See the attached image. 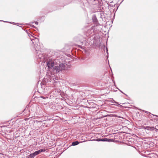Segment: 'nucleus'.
I'll use <instances>...</instances> for the list:
<instances>
[{
    "instance_id": "4",
    "label": "nucleus",
    "mask_w": 158,
    "mask_h": 158,
    "mask_svg": "<svg viewBox=\"0 0 158 158\" xmlns=\"http://www.w3.org/2000/svg\"><path fill=\"white\" fill-rule=\"evenodd\" d=\"M92 20L93 22L97 25L98 24V20L97 19L95 15H94L92 17Z\"/></svg>"
},
{
    "instance_id": "12",
    "label": "nucleus",
    "mask_w": 158,
    "mask_h": 158,
    "mask_svg": "<svg viewBox=\"0 0 158 158\" xmlns=\"http://www.w3.org/2000/svg\"><path fill=\"white\" fill-rule=\"evenodd\" d=\"M39 151L40 152V153L41 152H44L45 151V150L44 149H42L39 150Z\"/></svg>"
},
{
    "instance_id": "15",
    "label": "nucleus",
    "mask_w": 158,
    "mask_h": 158,
    "mask_svg": "<svg viewBox=\"0 0 158 158\" xmlns=\"http://www.w3.org/2000/svg\"><path fill=\"white\" fill-rule=\"evenodd\" d=\"M35 23L36 24H38V23L37 22H35Z\"/></svg>"
},
{
    "instance_id": "10",
    "label": "nucleus",
    "mask_w": 158,
    "mask_h": 158,
    "mask_svg": "<svg viewBox=\"0 0 158 158\" xmlns=\"http://www.w3.org/2000/svg\"><path fill=\"white\" fill-rule=\"evenodd\" d=\"M35 156L34 155V154L33 153L31 154L30 155V157L31 158H33V157Z\"/></svg>"
},
{
    "instance_id": "19",
    "label": "nucleus",
    "mask_w": 158,
    "mask_h": 158,
    "mask_svg": "<svg viewBox=\"0 0 158 158\" xmlns=\"http://www.w3.org/2000/svg\"><path fill=\"white\" fill-rule=\"evenodd\" d=\"M120 90V91L121 92H122V93H123H123L122 91H121L120 90Z\"/></svg>"
},
{
    "instance_id": "16",
    "label": "nucleus",
    "mask_w": 158,
    "mask_h": 158,
    "mask_svg": "<svg viewBox=\"0 0 158 158\" xmlns=\"http://www.w3.org/2000/svg\"><path fill=\"white\" fill-rule=\"evenodd\" d=\"M155 129H156V130L155 131H158V129H156L155 128Z\"/></svg>"
},
{
    "instance_id": "5",
    "label": "nucleus",
    "mask_w": 158,
    "mask_h": 158,
    "mask_svg": "<svg viewBox=\"0 0 158 158\" xmlns=\"http://www.w3.org/2000/svg\"><path fill=\"white\" fill-rule=\"evenodd\" d=\"M144 129H145L147 130L148 131H153L155 129V128L154 127H144Z\"/></svg>"
},
{
    "instance_id": "7",
    "label": "nucleus",
    "mask_w": 158,
    "mask_h": 158,
    "mask_svg": "<svg viewBox=\"0 0 158 158\" xmlns=\"http://www.w3.org/2000/svg\"><path fill=\"white\" fill-rule=\"evenodd\" d=\"M79 143V142L78 141H75L72 142V145L73 146H76L78 145Z\"/></svg>"
},
{
    "instance_id": "1",
    "label": "nucleus",
    "mask_w": 158,
    "mask_h": 158,
    "mask_svg": "<svg viewBox=\"0 0 158 158\" xmlns=\"http://www.w3.org/2000/svg\"><path fill=\"white\" fill-rule=\"evenodd\" d=\"M67 65L65 63H62L59 64L58 66H56L53 67V70L55 73H58L60 71L66 69Z\"/></svg>"
},
{
    "instance_id": "13",
    "label": "nucleus",
    "mask_w": 158,
    "mask_h": 158,
    "mask_svg": "<svg viewBox=\"0 0 158 158\" xmlns=\"http://www.w3.org/2000/svg\"><path fill=\"white\" fill-rule=\"evenodd\" d=\"M92 31V29L89 30H88V31L87 32V35H90V34L88 33V32H89V31Z\"/></svg>"
},
{
    "instance_id": "2",
    "label": "nucleus",
    "mask_w": 158,
    "mask_h": 158,
    "mask_svg": "<svg viewBox=\"0 0 158 158\" xmlns=\"http://www.w3.org/2000/svg\"><path fill=\"white\" fill-rule=\"evenodd\" d=\"M55 58L52 56L48 57L46 61L47 66L49 69L52 68L54 66Z\"/></svg>"
},
{
    "instance_id": "9",
    "label": "nucleus",
    "mask_w": 158,
    "mask_h": 158,
    "mask_svg": "<svg viewBox=\"0 0 158 158\" xmlns=\"http://www.w3.org/2000/svg\"><path fill=\"white\" fill-rule=\"evenodd\" d=\"M143 111L144 112H145L146 113H147V114H151L152 115H153V116H156V117H158V116L156 115H153V114H151L150 112H148V111H145V110H143Z\"/></svg>"
},
{
    "instance_id": "14",
    "label": "nucleus",
    "mask_w": 158,
    "mask_h": 158,
    "mask_svg": "<svg viewBox=\"0 0 158 158\" xmlns=\"http://www.w3.org/2000/svg\"><path fill=\"white\" fill-rule=\"evenodd\" d=\"M41 98H43V99H46L47 98H46L44 96H41Z\"/></svg>"
},
{
    "instance_id": "18",
    "label": "nucleus",
    "mask_w": 158,
    "mask_h": 158,
    "mask_svg": "<svg viewBox=\"0 0 158 158\" xmlns=\"http://www.w3.org/2000/svg\"><path fill=\"white\" fill-rule=\"evenodd\" d=\"M114 103H116V104H118V103L117 102H116L114 101Z\"/></svg>"
},
{
    "instance_id": "6",
    "label": "nucleus",
    "mask_w": 158,
    "mask_h": 158,
    "mask_svg": "<svg viewBox=\"0 0 158 158\" xmlns=\"http://www.w3.org/2000/svg\"><path fill=\"white\" fill-rule=\"evenodd\" d=\"M31 40L32 41L33 43L35 46H36V44H37V45H38V43H39V40L37 38H35V39H33L32 40Z\"/></svg>"
},
{
    "instance_id": "17",
    "label": "nucleus",
    "mask_w": 158,
    "mask_h": 158,
    "mask_svg": "<svg viewBox=\"0 0 158 158\" xmlns=\"http://www.w3.org/2000/svg\"><path fill=\"white\" fill-rule=\"evenodd\" d=\"M106 49L107 53H108V50L107 48H106Z\"/></svg>"
},
{
    "instance_id": "8",
    "label": "nucleus",
    "mask_w": 158,
    "mask_h": 158,
    "mask_svg": "<svg viewBox=\"0 0 158 158\" xmlns=\"http://www.w3.org/2000/svg\"><path fill=\"white\" fill-rule=\"evenodd\" d=\"M33 153L34 154V155H35V156L39 154H40V152L38 150V151H35V152H34Z\"/></svg>"
},
{
    "instance_id": "3",
    "label": "nucleus",
    "mask_w": 158,
    "mask_h": 158,
    "mask_svg": "<svg viewBox=\"0 0 158 158\" xmlns=\"http://www.w3.org/2000/svg\"><path fill=\"white\" fill-rule=\"evenodd\" d=\"M94 140L97 141H107L108 142H113L114 141V140L113 139H107L106 138L104 139H101L100 138H99L98 139H94Z\"/></svg>"
},
{
    "instance_id": "20",
    "label": "nucleus",
    "mask_w": 158,
    "mask_h": 158,
    "mask_svg": "<svg viewBox=\"0 0 158 158\" xmlns=\"http://www.w3.org/2000/svg\"><path fill=\"white\" fill-rule=\"evenodd\" d=\"M33 27H35L34 26H33Z\"/></svg>"
},
{
    "instance_id": "11",
    "label": "nucleus",
    "mask_w": 158,
    "mask_h": 158,
    "mask_svg": "<svg viewBox=\"0 0 158 158\" xmlns=\"http://www.w3.org/2000/svg\"><path fill=\"white\" fill-rule=\"evenodd\" d=\"M36 46V48H35V51H36V53H38V52H37V50H38V51H39V48L38 47H37Z\"/></svg>"
}]
</instances>
